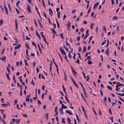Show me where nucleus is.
<instances>
[{"label": "nucleus", "mask_w": 124, "mask_h": 124, "mask_svg": "<svg viewBox=\"0 0 124 124\" xmlns=\"http://www.w3.org/2000/svg\"><path fill=\"white\" fill-rule=\"evenodd\" d=\"M71 68L72 70V71L73 72V75L75 77V75L77 74L76 72L74 70L72 66L70 65Z\"/></svg>", "instance_id": "nucleus-1"}, {"label": "nucleus", "mask_w": 124, "mask_h": 124, "mask_svg": "<svg viewBox=\"0 0 124 124\" xmlns=\"http://www.w3.org/2000/svg\"><path fill=\"white\" fill-rule=\"evenodd\" d=\"M60 50L61 52L62 53L63 55H65L66 53L63 50L62 47L60 48Z\"/></svg>", "instance_id": "nucleus-2"}, {"label": "nucleus", "mask_w": 124, "mask_h": 124, "mask_svg": "<svg viewBox=\"0 0 124 124\" xmlns=\"http://www.w3.org/2000/svg\"><path fill=\"white\" fill-rule=\"evenodd\" d=\"M27 9L28 12L29 13L31 12V8L29 6V5L27 4Z\"/></svg>", "instance_id": "nucleus-3"}, {"label": "nucleus", "mask_w": 124, "mask_h": 124, "mask_svg": "<svg viewBox=\"0 0 124 124\" xmlns=\"http://www.w3.org/2000/svg\"><path fill=\"white\" fill-rule=\"evenodd\" d=\"M70 78L72 79L73 82V83L74 85H75V86L77 88H78V87L77 84L75 82L74 80L71 77H70Z\"/></svg>", "instance_id": "nucleus-4"}, {"label": "nucleus", "mask_w": 124, "mask_h": 124, "mask_svg": "<svg viewBox=\"0 0 124 124\" xmlns=\"http://www.w3.org/2000/svg\"><path fill=\"white\" fill-rule=\"evenodd\" d=\"M49 14L51 16H52L53 15V12L52 9L51 8H49Z\"/></svg>", "instance_id": "nucleus-5"}, {"label": "nucleus", "mask_w": 124, "mask_h": 124, "mask_svg": "<svg viewBox=\"0 0 124 124\" xmlns=\"http://www.w3.org/2000/svg\"><path fill=\"white\" fill-rule=\"evenodd\" d=\"M71 23L69 21L67 24V28L68 29L70 30V27Z\"/></svg>", "instance_id": "nucleus-6"}, {"label": "nucleus", "mask_w": 124, "mask_h": 124, "mask_svg": "<svg viewBox=\"0 0 124 124\" xmlns=\"http://www.w3.org/2000/svg\"><path fill=\"white\" fill-rule=\"evenodd\" d=\"M99 4V3H97L94 5V6L93 7V9L94 10H95L96 8H97V6Z\"/></svg>", "instance_id": "nucleus-7"}, {"label": "nucleus", "mask_w": 124, "mask_h": 124, "mask_svg": "<svg viewBox=\"0 0 124 124\" xmlns=\"http://www.w3.org/2000/svg\"><path fill=\"white\" fill-rule=\"evenodd\" d=\"M21 46V45L20 44H18L17 45V46H15V50H16L17 49H18Z\"/></svg>", "instance_id": "nucleus-8"}, {"label": "nucleus", "mask_w": 124, "mask_h": 124, "mask_svg": "<svg viewBox=\"0 0 124 124\" xmlns=\"http://www.w3.org/2000/svg\"><path fill=\"white\" fill-rule=\"evenodd\" d=\"M1 105L2 106L4 107H6V106H10V104L9 103H8V104H7L6 103H4L2 104Z\"/></svg>", "instance_id": "nucleus-9"}, {"label": "nucleus", "mask_w": 124, "mask_h": 124, "mask_svg": "<svg viewBox=\"0 0 124 124\" xmlns=\"http://www.w3.org/2000/svg\"><path fill=\"white\" fill-rule=\"evenodd\" d=\"M116 84H119L116 85L118 87L120 86H123L124 85L123 84H120L119 82H117L116 83Z\"/></svg>", "instance_id": "nucleus-10"}, {"label": "nucleus", "mask_w": 124, "mask_h": 124, "mask_svg": "<svg viewBox=\"0 0 124 124\" xmlns=\"http://www.w3.org/2000/svg\"><path fill=\"white\" fill-rule=\"evenodd\" d=\"M67 94H66V95H65V98L66 99V101L69 103H70V102L69 100H68V98L67 97Z\"/></svg>", "instance_id": "nucleus-11"}, {"label": "nucleus", "mask_w": 124, "mask_h": 124, "mask_svg": "<svg viewBox=\"0 0 124 124\" xmlns=\"http://www.w3.org/2000/svg\"><path fill=\"white\" fill-rule=\"evenodd\" d=\"M66 112L67 113L69 114V115H72V113L69 111L67 110L66 111Z\"/></svg>", "instance_id": "nucleus-12"}, {"label": "nucleus", "mask_w": 124, "mask_h": 124, "mask_svg": "<svg viewBox=\"0 0 124 124\" xmlns=\"http://www.w3.org/2000/svg\"><path fill=\"white\" fill-rule=\"evenodd\" d=\"M4 8L5 9V10L6 12V14H7V15H8V11L7 10V8H6V5H4Z\"/></svg>", "instance_id": "nucleus-13"}, {"label": "nucleus", "mask_w": 124, "mask_h": 124, "mask_svg": "<svg viewBox=\"0 0 124 124\" xmlns=\"http://www.w3.org/2000/svg\"><path fill=\"white\" fill-rule=\"evenodd\" d=\"M6 57L5 56L2 57H1L0 59L2 61H4L6 59Z\"/></svg>", "instance_id": "nucleus-14"}, {"label": "nucleus", "mask_w": 124, "mask_h": 124, "mask_svg": "<svg viewBox=\"0 0 124 124\" xmlns=\"http://www.w3.org/2000/svg\"><path fill=\"white\" fill-rule=\"evenodd\" d=\"M109 51L108 49L106 51L105 53L108 56L109 55Z\"/></svg>", "instance_id": "nucleus-15"}, {"label": "nucleus", "mask_w": 124, "mask_h": 124, "mask_svg": "<svg viewBox=\"0 0 124 124\" xmlns=\"http://www.w3.org/2000/svg\"><path fill=\"white\" fill-rule=\"evenodd\" d=\"M36 35L38 37V38L39 39H40V35L39 34L38 32L36 31Z\"/></svg>", "instance_id": "nucleus-16"}, {"label": "nucleus", "mask_w": 124, "mask_h": 124, "mask_svg": "<svg viewBox=\"0 0 124 124\" xmlns=\"http://www.w3.org/2000/svg\"><path fill=\"white\" fill-rule=\"evenodd\" d=\"M94 25V23H92L91 24V26L90 27L91 29L92 30L93 29V27Z\"/></svg>", "instance_id": "nucleus-17"}, {"label": "nucleus", "mask_w": 124, "mask_h": 124, "mask_svg": "<svg viewBox=\"0 0 124 124\" xmlns=\"http://www.w3.org/2000/svg\"><path fill=\"white\" fill-rule=\"evenodd\" d=\"M67 119L68 124H70V122H71V120L70 119V118H69L68 117L67 118Z\"/></svg>", "instance_id": "nucleus-18"}, {"label": "nucleus", "mask_w": 124, "mask_h": 124, "mask_svg": "<svg viewBox=\"0 0 124 124\" xmlns=\"http://www.w3.org/2000/svg\"><path fill=\"white\" fill-rule=\"evenodd\" d=\"M59 110L60 111L61 114H63V111L62 108H60L59 109Z\"/></svg>", "instance_id": "nucleus-19"}, {"label": "nucleus", "mask_w": 124, "mask_h": 124, "mask_svg": "<svg viewBox=\"0 0 124 124\" xmlns=\"http://www.w3.org/2000/svg\"><path fill=\"white\" fill-rule=\"evenodd\" d=\"M60 11H59L57 13V17L58 18H60Z\"/></svg>", "instance_id": "nucleus-20"}, {"label": "nucleus", "mask_w": 124, "mask_h": 124, "mask_svg": "<svg viewBox=\"0 0 124 124\" xmlns=\"http://www.w3.org/2000/svg\"><path fill=\"white\" fill-rule=\"evenodd\" d=\"M20 119H16L15 121L16 122V124H19L20 123Z\"/></svg>", "instance_id": "nucleus-21"}, {"label": "nucleus", "mask_w": 124, "mask_h": 124, "mask_svg": "<svg viewBox=\"0 0 124 124\" xmlns=\"http://www.w3.org/2000/svg\"><path fill=\"white\" fill-rule=\"evenodd\" d=\"M116 93V94H117L120 95L121 96H124V93H123L122 94H121V93Z\"/></svg>", "instance_id": "nucleus-22"}, {"label": "nucleus", "mask_w": 124, "mask_h": 124, "mask_svg": "<svg viewBox=\"0 0 124 124\" xmlns=\"http://www.w3.org/2000/svg\"><path fill=\"white\" fill-rule=\"evenodd\" d=\"M25 46L28 49H30V48L28 46V44L27 43H25Z\"/></svg>", "instance_id": "nucleus-23"}, {"label": "nucleus", "mask_w": 124, "mask_h": 124, "mask_svg": "<svg viewBox=\"0 0 124 124\" xmlns=\"http://www.w3.org/2000/svg\"><path fill=\"white\" fill-rule=\"evenodd\" d=\"M64 79L65 81H66L67 80V77L66 75V74L64 72Z\"/></svg>", "instance_id": "nucleus-24"}, {"label": "nucleus", "mask_w": 124, "mask_h": 124, "mask_svg": "<svg viewBox=\"0 0 124 124\" xmlns=\"http://www.w3.org/2000/svg\"><path fill=\"white\" fill-rule=\"evenodd\" d=\"M8 4V7L9 8V10L10 12H11V10L10 5L9 4Z\"/></svg>", "instance_id": "nucleus-25"}, {"label": "nucleus", "mask_w": 124, "mask_h": 124, "mask_svg": "<svg viewBox=\"0 0 124 124\" xmlns=\"http://www.w3.org/2000/svg\"><path fill=\"white\" fill-rule=\"evenodd\" d=\"M38 46L39 47V50L40 52L41 53H42V50L41 49V48H40V46H39V45L38 44Z\"/></svg>", "instance_id": "nucleus-26"}, {"label": "nucleus", "mask_w": 124, "mask_h": 124, "mask_svg": "<svg viewBox=\"0 0 124 124\" xmlns=\"http://www.w3.org/2000/svg\"><path fill=\"white\" fill-rule=\"evenodd\" d=\"M63 47L66 50L67 52H68V49L67 48L66 46L65 45H64L63 46Z\"/></svg>", "instance_id": "nucleus-27"}, {"label": "nucleus", "mask_w": 124, "mask_h": 124, "mask_svg": "<svg viewBox=\"0 0 124 124\" xmlns=\"http://www.w3.org/2000/svg\"><path fill=\"white\" fill-rule=\"evenodd\" d=\"M107 88L109 90L111 91L112 90V88L111 87L109 86H107Z\"/></svg>", "instance_id": "nucleus-28"}, {"label": "nucleus", "mask_w": 124, "mask_h": 124, "mask_svg": "<svg viewBox=\"0 0 124 124\" xmlns=\"http://www.w3.org/2000/svg\"><path fill=\"white\" fill-rule=\"evenodd\" d=\"M103 31H105V32H106V29L105 28V26H103Z\"/></svg>", "instance_id": "nucleus-29"}, {"label": "nucleus", "mask_w": 124, "mask_h": 124, "mask_svg": "<svg viewBox=\"0 0 124 124\" xmlns=\"http://www.w3.org/2000/svg\"><path fill=\"white\" fill-rule=\"evenodd\" d=\"M62 122L63 123H65V122L64 121V118L63 117L62 118Z\"/></svg>", "instance_id": "nucleus-30"}, {"label": "nucleus", "mask_w": 124, "mask_h": 124, "mask_svg": "<svg viewBox=\"0 0 124 124\" xmlns=\"http://www.w3.org/2000/svg\"><path fill=\"white\" fill-rule=\"evenodd\" d=\"M24 61L25 63V64L27 66H28V64L27 62V61L26 60V59H24Z\"/></svg>", "instance_id": "nucleus-31"}, {"label": "nucleus", "mask_w": 124, "mask_h": 124, "mask_svg": "<svg viewBox=\"0 0 124 124\" xmlns=\"http://www.w3.org/2000/svg\"><path fill=\"white\" fill-rule=\"evenodd\" d=\"M3 21L2 19H1L0 21V25H1L3 23Z\"/></svg>", "instance_id": "nucleus-32"}, {"label": "nucleus", "mask_w": 124, "mask_h": 124, "mask_svg": "<svg viewBox=\"0 0 124 124\" xmlns=\"http://www.w3.org/2000/svg\"><path fill=\"white\" fill-rule=\"evenodd\" d=\"M68 57L69 58H72V57L71 56V55L70 54V52L69 51V55L68 56Z\"/></svg>", "instance_id": "nucleus-33"}, {"label": "nucleus", "mask_w": 124, "mask_h": 124, "mask_svg": "<svg viewBox=\"0 0 124 124\" xmlns=\"http://www.w3.org/2000/svg\"><path fill=\"white\" fill-rule=\"evenodd\" d=\"M117 17L116 16H114L113 18V20H114L115 19H117Z\"/></svg>", "instance_id": "nucleus-34"}, {"label": "nucleus", "mask_w": 124, "mask_h": 124, "mask_svg": "<svg viewBox=\"0 0 124 124\" xmlns=\"http://www.w3.org/2000/svg\"><path fill=\"white\" fill-rule=\"evenodd\" d=\"M89 36V35H87V34H86L85 36V37H84V39H85L87 37Z\"/></svg>", "instance_id": "nucleus-35"}, {"label": "nucleus", "mask_w": 124, "mask_h": 124, "mask_svg": "<svg viewBox=\"0 0 124 124\" xmlns=\"http://www.w3.org/2000/svg\"><path fill=\"white\" fill-rule=\"evenodd\" d=\"M43 31H42L40 33V34L41 36L42 37H44V36L43 35Z\"/></svg>", "instance_id": "nucleus-36"}, {"label": "nucleus", "mask_w": 124, "mask_h": 124, "mask_svg": "<svg viewBox=\"0 0 124 124\" xmlns=\"http://www.w3.org/2000/svg\"><path fill=\"white\" fill-rule=\"evenodd\" d=\"M0 8H1V9L2 12L3 13L4 12V10L2 8V6L0 5Z\"/></svg>", "instance_id": "nucleus-37"}, {"label": "nucleus", "mask_w": 124, "mask_h": 124, "mask_svg": "<svg viewBox=\"0 0 124 124\" xmlns=\"http://www.w3.org/2000/svg\"><path fill=\"white\" fill-rule=\"evenodd\" d=\"M81 107H82V109L83 111L84 112V113H85V111L84 109V108L83 106V105H82L81 106Z\"/></svg>", "instance_id": "nucleus-38"}, {"label": "nucleus", "mask_w": 124, "mask_h": 124, "mask_svg": "<svg viewBox=\"0 0 124 124\" xmlns=\"http://www.w3.org/2000/svg\"><path fill=\"white\" fill-rule=\"evenodd\" d=\"M88 63L89 64H91L92 63V62L91 61L89 60L88 61Z\"/></svg>", "instance_id": "nucleus-39"}, {"label": "nucleus", "mask_w": 124, "mask_h": 124, "mask_svg": "<svg viewBox=\"0 0 124 124\" xmlns=\"http://www.w3.org/2000/svg\"><path fill=\"white\" fill-rule=\"evenodd\" d=\"M79 83L80 84V85H81V86L82 88V89H83L84 88H85L83 86V85H82V84L80 82H79Z\"/></svg>", "instance_id": "nucleus-40"}, {"label": "nucleus", "mask_w": 124, "mask_h": 124, "mask_svg": "<svg viewBox=\"0 0 124 124\" xmlns=\"http://www.w3.org/2000/svg\"><path fill=\"white\" fill-rule=\"evenodd\" d=\"M42 4L44 8H45L46 7V5L45 4L44 1L42 2Z\"/></svg>", "instance_id": "nucleus-41"}, {"label": "nucleus", "mask_w": 124, "mask_h": 124, "mask_svg": "<svg viewBox=\"0 0 124 124\" xmlns=\"http://www.w3.org/2000/svg\"><path fill=\"white\" fill-rule=\"evenodd\" d=\"M83 51L86 52V47L85 46H84L83 47Z\"/></svg>", "instance_id": "nucleus-42"}, {"label": "nucleus", "mask_w": 124, "mask_h": 124, "mask_svg": "<svg viewBox=\"0 0 124 124\" xmlns=\"http://www.w3.org/2000/svg\"><path fill=\"white\" fill-rule=\"evenodd\" d=\"M34 23L35 24L36 26V27H37V23H36V20H34Z\"/></svg>", "instance_id": "nucleus-43"}, {"label": "nucleus", "mask_w": 124, "mask_h": 124, "mask_svg": "<svg viewBox=\"0 0 124 124\" xmlns=\"http://www.w3.org/2000/svg\"><path fill=\"white\" fill-rule=\"evenodd\" d=\"M65 55V56H64V58L65 59V60H67V62H68V60L67 59V57L66 54Z\"/></svg>", "instance_id": "nucleus-44"}, {"label": "nucleus", "mask_w": 124, "mask_h": 124, "mask_svg": "<svg viewBox=\"0 0 124 124\" xmlns=\"http://www.w3.org/2000/svg\"><path fill=\"white\" fill-rule=\"evenodd\" d=\"M92 109L93 110V112L94 113V114L96 115H97V113H96V112H95V110L93 108V107L92 108Z\"/></svg>", "instance_id": "nucleus-45"}, {"label": "nucleus", "mask_w": 124, "mask_h": 124, "mask_svg": "<svg viewBox=\"0 0 124 124\" xmlns=\"http://www.w3.org/2000/svg\"><path fill=\"white\" fill-rule=\"evenodd\" d=\"M113 116L110 117L109 118L111 120L112 122H113Z\"/></svg>", "instance_id": "nucleus-46"}, {"label": "nucleus", "mask_w": 124, "mask_h": 124, "mask_svg": "<svg viewBox=\"0 0 124 124\" xmlns=\"http://www.w3.org/2000/svg\"><path fill=\"white\" fill-rule=\"evenodd\" d=\"M13 80H14V82H15V83H16V81L15 79V76L14 75L13 76Z\"/></svg>", "instance_id": "nucleus-47"}, {"label": "nucleus", "mask_w": 124, "mask_h": 124, "mask_svg": "<svg viewBox=\"0 0 124 124\" xmlns=\"http://www.w3.org/2000/svg\"><path fill=\"white\" fill-rule=\"evenodd\" d=\"M48 113H47L46 114V116H45L46 117V119H48Z\"/></svg>", "instance_id": "nucleus-48"}, {"label": "nucleus", "mask_w": 124, "mask_h": 124, "mask_svg": "<svg viewBox=\"0 0 124 124\" xmlns=\"http://www.w3.org/2000/svg\"><path fill=\"white\" fill-rule=\"evenodd\" d=\"M61 108L62 109H64V108H67V107H66V106H64L63 107H61Z\"/></svg>", "instance_id": "nucleus-49"}, {"label": "nucleus", "mask_w": 124, "mask_h": 124, "mask_svg": "<svg viewBox=\"0 0 124 124\" xmlns=\"http://www.w3.org/2000/svg\"><path fill=\"white\" fill-rule=\"evenodd\" d=\"M43 14L45 18H46L47 16L46 14L44 12H43Z\"/></svg>", "instance_id": "nucleus-50"}, {"label": "nucleus", "mask_w": 124, "mask_h": 124, "mask_svg": "<svg viewBox=\"0 0 124 124\" xmlns=\"http://www.w3.org/2000/svg\"><path fill=\"white\" fill-rule=\"evenodd\" d=\"M106 41V40H105L104 41H103L101 45L102 46L105 43V42Z\"/></svg>", "instance_id": "nucleus-51"}, {"label": "nucleus", "mask_w": 124, "mask_h": 124, "mask_svg": "<svg viewBox=\"0 0 124 124\" xmlns=\"http://www.w3.org/2000/svg\"><path fill=\"white\" fill-rule=\"evenodd\" d=\"M82 73L83 76H84V78H86V76H85V73H84L83 72Z\"/></svg>", "instance_id": "nucleus-52"}, {"label": "nucleus", "mask_w": 124, "mask_h": 124, "mask_svg": "<svg viewBox=\"0 0 124 124\" xmlns=\"http://www.w3.org/2000/svg\"><path fill=\"white\" fill-rule=\"evenodd\" d=\"M83 90L84 92V93L85 94H85H86L85 92V88L83 89Z\"/></svg>", "instance_id": "nucleus-53"}, {"label": "nucleus", "mask_w": 124, "mask_h": 124, "mask_svg": "<svg viewBox=\"0 0 124 124\" xmlns=\"http://www.w3.org/2000/svg\"><path fill=\"white\" fill-rule=\"evenodd\" d=\"M0 111L1 113L2 114L4 112V110L3 109H0Z\"/></svg>", "instance_id": "nucleus-54"}, {"label": "nucleus", "mask_w": 124, "mask_h": 124, "mask_svg": "<svg viewBox=\"0 0 124 124\" xmlns=\"http://www.w3.org/2000/svg\"><path fill=\"white\" fill-rule=\"evenodd\" d=\"M31 83L34 86L35 85L33 81V79H32L31 80Z\"/></svg>", "instance_id": "nucleus-55"}, {"label": "nucleus", "mask_w": 124, "mask_h": 124, "mask_svg": "<svg viewBox=\"0 0 124 124\" xmlns=\"http://www.w3.org/2000/svg\"><path fill=\"white\" fill-rule=\"evenodd\" d=\"M84 31V29L82 28H81L80 30V31L82 32H83Z\"/></svg>", "instance_id": "nucleus-56"}, {"label": "nucleus", "mask_w": 124, "mask_h": 124, "mask_svg": "<svg viewBox=\"0 0 124 124\" xmlns=\"http://www.w3.org/2000/svg\"><path fill=\"white\" fill-rule=\"evenodd\" d=\"M76 62L77 63L79 64V60L78 59H77V61H76Z\"/></svg>", "instance_id": "nucleus-57"}, {"label": "nucleus", "mask_w": 124, "mask_h": 124, "mask_svg": "<svg viewBox=\"0 0 124 124\" xmlns=\"http://www.w3.org/2000/svg\"><path fill=\"white\" fill-rule=\"evenodd\" d=\"M6 68H7V69L9 73L10 72V70L7 67H6Z\"/></svg>", "instance_id": "nucleus-58"}, {"label": "nucleus", "mask_w": 124, "mask_h": 124, "mask_svg": "<svg viewBox=\"0 0 124 124\" xmlns=\"http://www.w3.org/2000/svg\"><path fill=\"white\" fill-rule=\"evenodd\" d=\"M8 74H7V73L6 74V75L7 76V77L8 79H9V77L8 76Z\"/></svg>", "instance_id": "nucleus-59"}, {"label": "nucleus", "mask_w": 124, "mask_h": 124, "mask_svg": "<svg viewBox=\"0 0 124 124\" xmlns=\"http://www.w3.org/2000/svg\"><path fill=\"white\" fill-rule=\"evenodd\" d=\"M118 87H119L117 85H116V89L117 91H118Z\"/></svg>", "instance_id": "nucleus-60"}, {"label": "nucleus", "mask_w": 124, "mask_h": 124, "mask_svg": "<svg viewBox=\"0 0 124 124\" xmlns=\"http://www.w3.org/2000/svg\"><path fill=\"white\" fill-rule=\"evenodd\" d=\"M38 103L39 105L41 104V103L40 101L39 100L38 101Z\"/></svg>", "instance_id": "nucleus-61"}, {"label": "nucleus", "mask_w": 124, "mask_h": 124, "mask_svg": "<svg viewBox=\"0 0 124 124\" xmlns=\"http://www.w3.org/2000/svg\"><path fill=\"white\" fill-rule=\"evenodd\" d=\"M108 110H109V113L110 114H112V112H111L110 109L109 108V109Z\"/></svg>", "instance_id": "nucleus-62"}, {"label": "nucleus", "mask_w": 124, "mask_h": 124, "mask_svg": "<svg viewBox=\"0 0 124 124\" xmlns=\"http://www.w3.org/2000/svg\"><path fill=\"white\" fill-rule=\"evenodd\" d=\"M51 30L53 32V33H55V31H54L53 29L51 28Z\"/></svg>", "instance_id": "nucleus-63"}, {"label": "nucleus", "mask_w": 124, "mask_h": 124, "mask_svg": "<svg viewBox=\"0 0 124 124\" xmlns=\"http://www.w3.org/2000/svg\"><path fill=\"white\" fill-rule=\"evenodd\" d=\"M60 35L61 37L62 38H63V34L62 33H61L60 34Z\"/></svg>", "instance_id": "nucleus-64"}]
</instances>
